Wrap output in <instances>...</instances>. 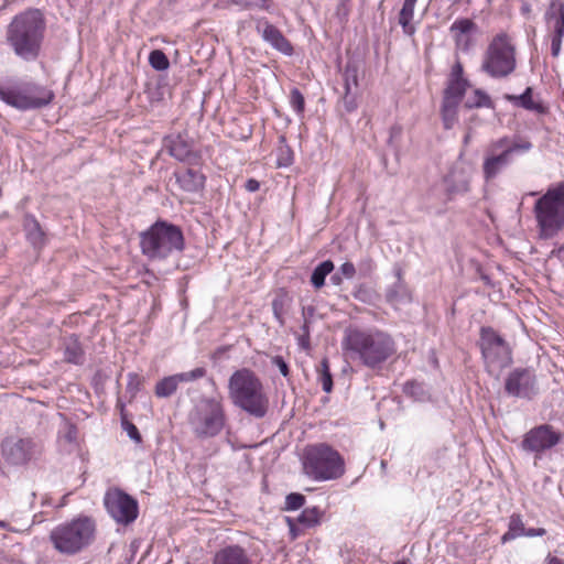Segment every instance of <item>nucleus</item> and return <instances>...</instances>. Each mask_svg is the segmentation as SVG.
Listing matches in <instances>:
<instances>
[{
  "mask_svg": "<svg viewBox=\"0 0 564 564\" xmlns=\"http://www.w3.org/2000/svg\"><path fill=\"white\" fill-rule=\"evenodd\" d=\"M122 426L123 429L127 431L129 437L131 440H134L137 442H140L141 441V435L137 429V426L134 424H132L131 422H128L126 420L122 421Z\"/></svg>",
  "mask_w": 564,
  "mask_h": 564,
  "instance_id": "45",
  "label": "nucleus"
},
{
  "mask_svg": "<svg viewBox=\"0 0 564 564\" xmlns=\"http://www.w3.org/2000/svg\"><path fill=\"white\" fill-rule=\"evenodd\" d=\"M516 50L506 34H498L488 45L481 70L492 78H505L516 69Z\"/></svg>",
  "mask_w": 564,
  "mask_h": 564,
  "instance_id": "12",
  "label": "nucleus"
},
{
  "mask_svg": "<svg viewBox=\"0 0 564 564\" xmlns=\"http://www.w3.org/2000/svg\"><path fill=\"white\" fill-rule=\"evenodd\" d=\"M104 503L110 517L118 523L129 524L138 517L137 500L120 489L108 490Z\"/></svg>",
  "mask_w": 564,
  "mask_h": 564,
  "instance_id": "14",
  "label": "nucleus"
},
{
  "mask_svg": "<svg viewBox=\"0 0 564 564\" xmlns=\"http://www.w3.org/2000/svg\"><path fill=\"white\" fill-rule=\"evenodd\" d=\"M562 256H564V246L553 249L551 251V257L561 258Z\"/></svg>",
  "mask_w": 564,
  "mask_h": 564,
  "instance_id": "54",
  "label": "nucleus"
},
{
  "mask_svg": "<svg viewBox=\"0 0 564 564\" xmlns=\"http://www.w3.org/2000/svg\"><path fill=\"white\" fill-rule=\"evenodd\" d=\"M345 355L369 368L384 362L395 351L390 335L378 329L347 328L341 340Z\"/></svg>",
  "mask_w": 564,
  "mask_h": 564,
  "instance_id": "2",
  "label": "nucleus"
},
{
  "mask_svg": "<svg viewBox=\"0 0 564 564\" xmlns=\"http://www.w3.org/2000/svg\"><path fill=\"white\" fill-rule=\"evenodd\" d=\"M564 36L552 35L551 37V54L553 57H557L562 48V39Z\"/></svg>",
  "mask_w": 564,
  "mask_h": 564,
  "instance_id": "48",
  "label": "nucleus"
},
{
  "mask_svg": "<svg viewBox=\"0 0 564 564\" xmlns=\"http://www.w3.org/2000/svg\"><path fill=\"white\" fill-rule=\"evenodd\" d=\"M175 177L181 188L188 193L200 191L205 184L204 174L193 169L175 172Z\"/></svg>",
  "mask_w": 564,
  "mask_h": 564,
  "instance_id": "24",
  "label": "nucleus"
},
{
  "mask_svg": "<svg viewBox=\"0 0 564 564\" xmlns=\"http://www.w3.org/2000/svg\"><path fill=\"white\" fill-rule=\"evenodd\" d=\"M540 237H554L564 227V183L550 187L534 204Z\"/></svg>",
  "mask_w": 564,
  "mask_h": 564,
  "instance_id": "8",
  "label": "nucleus"
},
{
  "mask_svg": "<svg viewBox=\"0 0 564 564\" xmlns=\"http://www.w3.org/2000/svg\"><path fill=\"white\" fill-rule=\"evenodd\" d=\"M343 104L346 111L351 112L357 109V91L345 90Z\"/></svg>",
  "mask_w": 564,
  "mask_h": 564,
  "instance_id": "43",
  "label": "nucleus"
},
{
  "mask_svg": "<svg viewBox=\"0 0 564 564\" xmlns=\"http://www.w3.org/2000/svg\"><path fill=\"white\" fill-rule=\"evenodd\" d=\"M549 564H564V562L557 557H551Z\"/></svg>",
  "mask_w": 564,
  "mask_h": 564,
  "instance_id": "55",
  "label": "nucleus"
},
{
  "mask_svg": "<svg viewBox=\"0 0 564 564\" xmlns=\"http://www.w3.org/2000/svg\"><path fill=\"white\" fill-rule=\"evenodd\" d=\"M479 346L490 375L498 377L500 371L512 362L508 343L494 328L481 327Z\"/></svg>",
  "mask_w": 564,
  "mask_h": 564,
  "instance_id": "13",
  "label": "nucleus"
},
{
  "mask_svg": "<svg viewBox=\"0 0 564 564\" xmlns=\"http://www.w3.org/2000/svg\"><path fill=\"white\" fill-rule=\"evenodd\" d=\"M256 31L260 34L261 39L269 44L273 50L282 53L283 55L291 56L294 52L291 42L283 35V33L265 18L256 20Z\"/></svg>",
  "mask_w": 564,
  "mask_h": 564,
  "instance_id": "18",
  "label": "nucleus"
},
{
  "mask_svg": "<svg viewBox=\"0 0 564 564\" xmlns=\"http://www.w3.org/2000/svg\"><path fill=\"white\" fill-rule=\"evenodd\" d=\"M227 415L220 398L203 397L188 414V424L194 436L208 440L218 436L225 429Z\"/></svg>",
  "mask_w": 564,
  "mask_h": 564,
  "instance_id": "6",
  "label": "nucleus"
},
{
  "mask_svg": "<svg viewBox=\"0 0 564 564\" xmlns=\"http://www.w3.org/2000/svg\"><path fill=\"white\" fill-rule=\"evenodd\" d=\"M149 63L155 70H166L170 66L167 56L161 50H154L149 55Z\"/></svg>",
  "mask_w": 564,
  "mask_h": 564,
  "instance_id": "37",
  "label": "nucleus"
},
{
  "mask_svg": "<svg viewBox=\"0 0 564 564\" xmlns=\"http://www.w3.org/2000/svg\"><path fill=\"white\" fill-rule=\"evenodd\" d=\"M470 174L464 169L455 167L446 177V193L451 199L455 195H463L469 191Z\"/></svg>",
  "mask_w": 564,
  "mask_h": 564,
  "instance_id": "21",
  "label": "nucleus"
},
{
  "mask_svg": "<svg viewBox=\"0 0 564 564\" xmlns=\"http://www.w3.org/2000/svg\"><path fill=\"white\" fill-rule=\"evenodd\" d=\"M305 503V497L297 492H292L285 498V510L292 511L302 508Z\"/></svg>",
  "mask_w": 564,
  "mask_h": 564,
  "instance_id": "42",
  "label": "nucleus"
},
{
  "mask_svg": "<svg viewBox=\"0 0 564 564\" xmlns=\"http://www.w3.org/2000/svg\"><path fill=\"white\" fill-rule=\"evenodd\" d=\"M304 330H305L306 336L308 337L307 326H304Z\"/></svg>",
  "mask_w": 564,
  "mask_h": 564,
  "instance_id": "61",
  "label": "nucleus"
},
{
  "mask_svg": "<svg viewBox=\"0 0 564 564\" xmlns=\"http://www.w3.org/2000/svg\"><path fill=\"white\" fill-rule=\"evenodd\" d=\"M339 272L343 274L344 278L350 280L356 274V267L352 262H345L340 265Z\"/></svg>",
  "mask_w": 564,
  "mask_h": 564,
  "instance_id": "46",
  "label": "nucleus"
},
{
  "mask_svg": "<svg viewBox=\"0 0 564 564\" xmlns=\"http://www.w3.org/2000/svg\"><path fill=\"white\" fill-rule=\"evenodd\" d=\"M163 149L175 160L196 165L200 155L187 134L172 133L163 139Z\"/></svg>",
  "mask_w": 564,
  "mask_h": 564,
  "instance_id": "17",
  "label": "nucleus"
},
{
  "mask_svg": "<svg viewBox=\"0 0 564 564\" xmlns=\"http://www.w3.org/2000/svg\"><path fill=\"white\" fill-rule=\"evenodd\" d=\"M96 534V522L87 516H79L57 524L50 532L54 549L65 555H74L90 545Z\"/></svg>",
  "mask_w": 564,
  "mask_h": 564,
  "instance_id": "5",
  "label": "nucleus"
},
{
  "mask_svg": "<svg viewBox=\"0 0 564 564\" xmlns=\"http://www.w3.org/2000/svg\"><path fill=\"white\" fill-rule=\"evenodd\" d=\"M532 88L527 87L523 94L521 95H506L505 98L512 102L517 107H522L527 110L535 111L538 113H543L545 108L542 104L536 102L532 98Z\"/></svg>",
  "mask_w": 564,
  "mask_h": 564,
  "instance_id": "25",
  "label": "nucleus"
},
{
  "mask_svg": "<svg viewBox=\"0 0 564 564\" xmlns=\"http://www.w3.org/2000/svg\"><path fill=\"white\" fill-rule=\"evenodd\" d=\"M376 268L375 261L371 258H365L359 263V270L364 275L371 273Z\"/></svg>",
  "mask_w": 564,
  "mask_h": 564,
  "instance_id": "47",
  "label": "nucleus"
},
{
  "mask_svg": "<svg viewBox=\"0 0 564 564\" xmlns=\"http://www.w3.org/2000/svg\"><path fill=\"white\" fill-rule=\"evenodd\" d=\"M272 364L279 369L283 377L289 376V366L281 356H275L272 359Z\"/></svg>",
  "mask_w": 564,
  "mask_h": 564,
  "instance_id": "50",
  "label": "nucleus"
},
{
  "mask_svg": "<svg viewBox=\"0 0 564 564\" xmlns=\"http://www.w3.org/2000/svg\"><path fill=\"white\" fill-rule=\"evenodd\" d=\"M545 530L542 528L539 529H528L525 530L524 536L533 538V536H542L545 534Z\"/></svg>",
  "mask_w": 564,
  "mask_h": 564,
  "instance_id": "53",
  "label": "nucleus"
},
{
  "mask_svg": "<svg viewBox=\"0 0 564 564\" xmlns=\"http://www.w3.org/2000/svg\"><path fill=\"white\" fill-rule=\"evenodd\" d=\"M0 99L20 111H28L50 105L54 93L34 82H7L0 83Z\"/></svg>",
  "mask_w": 564,
  "mask_h": 564,
  "instance_id": "7",
  "label": "nucleus"
},
{
  "mask_svg": "<svg viewBox=\"0 0 564 564\" xmlns=\"http://www.w3.org/2000/svg\"><path fill=\"white\" fill-rule=\"evenodd\" d=\"M505 391L510 397L532 399L539 391L534 370L516 368L510 371L505 380Z\"/></svg>",
  "mask_w": 564,
  "mask_h": 564,
  "instance_id": "15",
  "label": "nucleus"
},
{
  "mask_svg": "<svg viewBox=\"0 0 564 564\" xmlns=\"http://www.w3.org/2000/svg\"><path fill=\"white\" fill-rule=\"evenodd\" d=\"M205 375H206V369L202 368V367H198V368H195V369H193L191 371L173 375V377H174V379H175V381H176V383L178 386L180 383H183V382H191V381H195L197 379H200Z\"/></svg>",
  "mask_w": 564,
  "mask_h": 564,
  "instance_id": "38",
  "label": "nucleus"
},
{
  "mask_svg": "<svg viewBox=\"0 0 564 564\" xmlns=\"http://www.w3.org/2000/svg\"><path fill=\"white\" fill-rule=\"evenodd\" d=\"M317 371H318V381L322 384V389L326 393L332 392V390H333V377H332V373H330V370H329L328 360L326 358H324L321 361V365H319Z\"/></svg>",
  "mask_w": 564,
  "mask_h": 564,
  "instance_id": "36",
  "label": "nucleus"
},
{
  "mask_svg": "<svg viewBox=\"0 0 564 564\" xmlns=\"http://www.w3.org/2000/svg\"><path fill=\"white\" fill-rule=\"evenodd\" d=\"M562 440V434L549 424H542L531 429L523 436L521 448L525 452L540 456L542 453L553 448Z\"/></svg>",
  "mask_w": 564,
  "mask_h": 564,
  "instance_id": "16",
  "label": "nucleus"
},
{
  "mask_svg": "<svg viewBox=\"0 0 564 564\" xmlns=\"http://www.w3.org/2000/svg\"><path fill=\"white\" fill-rule=\"evenodd\" d=\"M533 144L528 139L502 137L489 145L482 163L484 177L489 181L502 172L514 155L528 153Z\"/></svg>",
  "mask_w": 564,
  "mask_h": 564,
  "instance_id": "10",
  "label": "nucleus"
},
{
  "mask_svg": "<svg viewBox=\"0 0 564 564\" xmlns=\"http://www.w3.org/2000/svg\"><path fill=\"white\" fill-rule=\"evenodd\" d=\"M283 307L284 304L282 299H274L272 301L273 315L280 324H283Z\"/></svg>",
  "mask_w": 564,
  "mask_h": 564,
  "instance_id": "44",
  "label": "nucleus"
},
{
  "mask_svg": "<svg viewBox=\"0 0 564 564\" xmlns=\"http://www.w3.org/2000/svg\"><path fill=\"white\" fill-rule=\"evenodd\" d=\"M465 107L471 108H480V107H492V102L490 97L481 89H475L470 96L467 97L465 101Z\"/></svg>",
  "mask_w": 564,
  "mask_h": 564,
  "instance_id": "32",
  "label": "nucleus"
},
{
  "mask_svg": "<svg viewBox=\"0 0 564 564\" xmlns=\"http://www.w3.org/2000/svg\"><path fill=\"white\" fill-rule=\"evenodd\" d=\"M459 104L460 102L443 99L441 113L445 129H452L456 124Z\"/></svg>",
  "mask_w": 564,
  "mask_h": 564,
  "instance_id": "28",
  "label": "nucleus"
},
{
  "mask_svg": "<svg viewBox=\"0 0 564 564\" xmlns=\"http://www.w3.org/2000/svg\"><path fill=\"white\" fill-rule=\"evenodd\" d=\"M301 345H302L303 347H307V346H308L307 339L302 338V339H301Z\"/></svg>",
  "mask_w": 564,
  "mask_h": 564,
  "instance_id": "57",
  "label": "nucleus"
},
{
  "mask_svg": "<svg viewBox=\"0 0 564 564\" xmlns=\"http://www.w3.org/2000/svg\"><path fill=\"white\" fill-rule=\"evenodd\" d=\"M229 2L241 9H269L268 0H229Z\"/></svg>",
  "mask_w": 564,
  "mask_h": 564,
  "instance_id": "40",
  "label": "nucleus"
},
{
  "mask_svg": "<svg viewBox=\"0 0 564 564\" xmlns=\"http://www.w3.org/2000/svg\"><path fill=\"white\" fill-rule=\"evenodd\" d=\"M232 404L257 419L263 417L269 409V398L259 377L250 369L236 370L228 381Z\"/></svg>",
  "mask_w": 564,
  "mask_h": 564,
  "instance_id": "3",
  "label": "nucleus"
},
{
  "mask_svg": "<svg viewBox=\"0 0 564 564\" xmlns=\"http://www.w3.org/2000/svg\"><path fill=\"white\" fill-rule=\"evenodd\" d=\"M24 229L26 230L29 239L33 243H37L43 239V231L40 227L39 221L31 215H26L24 218Z\"/></svg>",
  "mask_w": 564,
  "mask_h": 564,
  "instance_id": "35",
  "label": "nucleus"
},
{
  "mask_svg": "<svg viewBox=\"0 0 564 564\" xmlns=\"http://www.w3.org/2000/svg\"><path fill=\"white\" fill-rule=\"evenodd\" d=\"M530 6L528 3H523L522 7H521V11L523 13H529L530 12Z\"/></svg>",
  "mask_w": 564,
  "mask_h": 564,
  "instance_id": "56",
  "label": "nucleus"
},
{
  "mask_svg": "<svg viewBox=\"0 0 564 564\" xmlns=\"http://www.w3.org/2000/svg\"><path fill=\"white\" fill-rule=\"evenodd\" d=\"M528 195H530V196H535V195H538V193H536V192H531V193H529Z\"/></svg>",
  "mask_w": 564,
  "mask_h": 564,
  "instance_id": "60",
  "label": "nucleus"
},
{
  "mask_svg": "<svg viewBox=\"0 0 564 564\" xmlns=\"http://www.w3.org/2000/svg\"><path fill=\"white\" fill-rule=\"evenodd\" d=\"M564 15V1L563 0H551L547 10L545 11L544 18L547 23H551L557 17Z\"/></svg>",
  "mask_w": 564,
  "mask_h": 564,
  "instance_id": "39",
  "label": "nucleus"
},
{
  "mask_svg": "<svg viewBox=\"0 0 564 564\" xmlns=\"http://www.w3.org/2000/svg\"><path fill=\"white\" fill-rule=\"evenodd\" d=\"M344 89L357 91L358 88V68L354 63H347L343 73Z\"/></svg>",
  "mask_w": 564,
  "mask_h": 564,
  "instance_id": "33",
  "label": "nucleus"
},
{
  "mask_svg": "<svg viewBox=\"0 0 564 564\" xmlns=\"http://www.w3.org/2000/svg\"><path fill=\"white\" fill-rule=\"evenodd\" d=\"M416 2L417 0H404L399 13V24L402 26V30L406 35H413L415 33V26L412 21L414 18Z\"/></svg>",
  "mask_w": 564,
  "mask_h": 564,
  "instance_id": "26",
  "label": "nucleus"
},
{
  "mask_svg": "<svg viewBox=\"0 0 564 564\" xmlns=\"http://www.w3.org/2000/svg\"><path fill=\"white\" fill-rule=\"evenodd\" d=\"M290 105H291L292 109L297 115L303 113L304 106H305V100H304V96L302 95V93L297 88H294V89L291 90V94H290Z\"/></svg>",
  "mask_w": 564,
  "mask_h": 564,
  "instance_id": "41",
  "label": "nucleus"
},
{
  "mask_svg": "<svg viewBox=\"0 0 564 564\" xmlns=\"http://www.w3.org/2000/svg\"><path fill=\"white\" fill-rule=\"evenodd\" d=\"M304 473L317 481L337 479L344 475V459L326 444L308 446L304 453Z\"/></svg>",
  "mask_w": 564,
  "mask_h": 564,
  "instance_id": "9",
  "label": "nucleus"
},
{
  "mask_svg": "<svg viewBox=\"0 0 564 564\" xmlns=\"http://www.w3.org/2000/svg\"><path fill=\"white\" fill-rule=\"evenodd\" d=\"M332 280L335 282V283H339L340 281V278H338L336 274L332 276Z\"/></svg>",
  "mask_w": 564,
  "mask_h": 564,
  "instance_id": "58",
  "label": "nucleus"
},
{
  "mask_svg": "<svg viewBox=\"0 0 564 564\" xmlns=\"http://www.w3.org/2000/svg\"><path fill=\"white\" fill-rule=\"evenodd\" d=\"M386 299L389 303L397 305L401 302L409 300V292L398 273V281L387 291Z\"/></svg>",
  "mask_w": 564,
  "mask_h": 564,
  "instance_id": "29",
  "label": "nucleus"
},
{
  "mask_svg": "<svg viewBox=\"0 0 564 564\" xmlns=\"http://www.w3.org/2000/svg\"><path fill=\"white\" fill-rule=\"evenodd\" d=\"M323 512L317 507L312 508H305L301 514L296 518V520H293L291 518H288V523L290 527V531L292 533L293 538H296L297 532V525H300L302 529H308L317 525L321 521Z\"/></svg>",
  "mask_w": 564,
  "mask_h": 564,
  "instance_id": "23",
  "label": "nucleus"
},
{
  "mask_svg": "<svg viewBox=\"0 0 564 564\" xmlns=\"http://www.w3.org/2000/svg\"><path fill=\"white\" fill-rule=\"evenodd\" d=\"M475 26V23L469 19H459L452 24L451 32L454 34L455 44L458 50L463 52L469 51L473 44L470 32Z\"/></svg>",
  "mask_w": 564,
  "mask_h": 564,
  "instance_id": "22",
  "label": "nucleus"
},
{
  "mask_svg": "<svg viewBox=\"0 0 564 564\" xmlns=\"http://www.w3.org/2000/svg\"><path fill=\"white\" fill-rule=\"evenodd\" d=\"M551 23L553 28L552 35L564 36V15L561 14V17H557Z\"/></svg>",
  "mask_w": 564,
  "mask_h": 564,
  "instance_id": "49",
  "label": "nucleus"
},
{
  "mask_svg": "<svg viewBox=\"0 0 564 564\" xmlns=\"http://www.w3.org/2000/svg\"><path fill=\"white\" fill-rule=\"evenodd\" d=\"M43 444L31 436L9 435L0 443V457L8 467L26 468L40 460Z\"/></svg>",
  "mask_w": 564,
  "mask_h": 564,
  "instance_id": "11",
  "label": "nucleus"
},
{
  "mask_svg": "<svg viewBox=\"0 0 564 564\" xmlns=\"http://www.w3.org/2000/svg\"><path fill=\"white\" fill-rule=\"evenodd\" d=\"M212 564H253V561L243 547L234 544L217 551Z\"/></svg>",
  "mask_w": 564,
  "mask_h": 564,
  "instance_id": "20",
  "label": "nucleus"
},
{
  "mask_svg": "<svg viewBox=\"0 0 564 564\" xmlns=\"http://www.w3.org/2000/svg\"><path fill=\"white\" fill-rule=\"evenodd\" d=\"M178 386L173 376H169L160 380L155 386V395L158 398H169L175 393Z\"/></svg>",
  "mask_w": 564,
  "mask_h": 564,
  "instance_id": "34",
  "label": "nucleus"
},
{
  "mask_svg": "<svg viewBox=\"0 0 564 564\" xmlns=\"http://www.w3.org/2000/svg\"><path fill=\"white\" fill-rule=\"evenodd\" d=\"M524 523L519 514H512L509 521L508 531L502 535V542H508L525 534Z\"/></svg>",
  "mask_w": 564,
  "mask_h": 564,
  "instance_id": "30",
  "label": "nucleus"
},
{
  "mask_svg": "<svg viewBox=\"0 0 564 564\" xmlns=\"http://www.w3.org/2000/svg\"><path fill=\"white\" fill-rule=\"evenodd\" d=\"M140 247L150 260H165L184 250V235L178 226L166 220H158L140 235Z\"/></svg>",
  "mask_w": 564,
  "mask_h": 564,
  "instance_id": "4",
  "label": "nucleus"
},
{
  "mask_svg": "<svg viewBox=\"0 0 564 564\" xmlns=\"http://www.w3.org/2000/svg\"><path fill=\"white\" fill-rule=\"evenodd\" d=\"M46 23L37 9L15 15L7 29V43L23 62H35L42 52Z\"/></svg>",
  "mask_w": 564,
  "mask_h": 564,
  "instance_id": "1",
  "label": "nucleus"
},
{
  "mask_svg": "<svg viewBox=\"0 0 564 564\" xmlns=\"http://www.w3.org/2000/svg\"><path fill=\"white\" fill-rule=\"evenodd\" d=\"M245 187H246V189L248 192L253 193V192H257L260 188V183L257 180H254V178H250V180H248L246 182Z\"/></svg>",
  "mask_w": 564,
  "mask_h": 564,
  "instance_id": "52",
  "label": "nucleus"
},
{
  "mask_svg": "<svg viewBox=\"0 0 564 564\" xmlns=\"http://www.w3.org/2000/svg\"><path fill=\"white\" fill-rule=\"evenodd\" d=\"M65 360L75 365L83 364L84 351L78 338L75 335L68 336L64 340Z\"/></svg>",
  "mask_w": 564,
  "mask_h": 564,
  "instance_id": "27",
  "label": "nucleus"
},
{
  "mask_svg": "<svg viewBox=\"0 0 564 564\" xmlns=\"http://www.w3.org/2000/svg\"><path fill=\"white\" fill-rule=\"evenodd\" d=\"M334 270V263L330 260H325L319 263L311 275V282L314 288L319 289L325 283V278Z\"/></svg>",
  "mask_w": 564,
  "mask_h": 564,
  "instance_id": "31",
  "label": "nucleus"
},
{
  "mask_svg": "<svg viewBox=\"0 0 564 564\" xmlns=\"http://www.w3.org/2000/svg\"><path fill=\"white\" fill-rule=\"evenodd\" d=\"M397 564H406V563H404V562H398Z\"/></svg>",
  "mask_w": 564,
  "mask_h": 564,
  "instance_id": "62",
  "label": "nucleus"
},
{
  "mask_svg": "<svg viewBox=\"0 0 564 564\" xmlns=\"http://www.w3.org/2000/svg\"><path fill=\"white\" fill-rule=\"evenodd\" d=\"M140 379L138 375L135 373H129V381H128V390L133 394H135L140 389Z\"/></svg>",
  "mask_w": 564,
  "mask_h": 564,
  "instance_id": "51",
  "label": "nucleus"
},
{
  "mask_svg": "<svg viewBox=\"0 0 564 564\" xmlns=\"http://www.w3.org/2000/svg\"><path fill=\"white\" fill-rule=\"evenodd\" d=\"M468 87L469 82L464 77L463 64L457 58L451 68L443 99L460 102Z\"/></svg>",
  "mask_w": 564,
  "mask_h": 564,
  "instance_id": "19",
  "label": "nucleus"
},
{
  "mask_svg": "<svg viewBox=\"0 0 564 564\" xmlns=\"http://www.w3.org/2000/svg\"><path fill=\"white\" fill-rule=\"evenodd\" d=\"M118 406H120L121 411L123 410V404L120 401H118Z\"/></svg>",
  "mask_w": 564,
  "mask_h": 564,
  "instance_id": "59",
  "label": "nucleus"
}]
</instances>
